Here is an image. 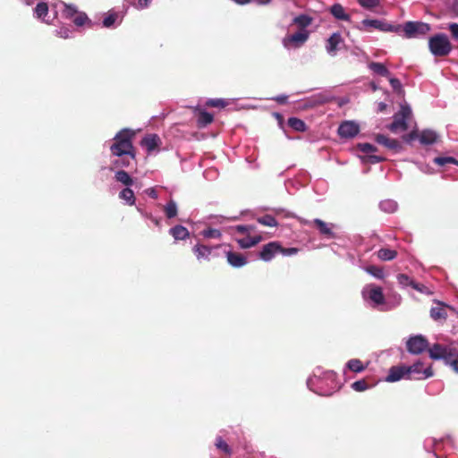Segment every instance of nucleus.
Listing matches in <instances>:
<instances>
[{"instance_id": "63", "label": "nucleus", "mask_w": 458, "mask_h": 458, "mask_svg": "<svg viewBox=\"0 0 458 458\" xmlns=\"http://www.w3.org/2000/svg\"><path fill=\"white\" fill-rule=\"evenodd\" d=\"M448 364L453 368V369L456 373H458V360H454L453 361H450Z\"/></svg>"}, {"instance_id": "49", "label": "nucleus", "mask_w": 458, "mask_h": 458, "mask_svg": "<svg viewBox=\"0 0 458 458\" xmlns=\"http://www.w3.org/2000/svg\"><path fill=\"white\" fill-rule=\"evenodd\" d=\"M117 14L115 13H109L105 19L103 20V26L109 28L111 27L116 21Z\"/></svg>"}, {"instance_id": "58", "label": "nucleus", "mask_w": 458, "mask_h": 458, "mask_svg": "<svg viewBox=\"0 0 458 458\" xmlns=\"http://www.w3.org/2000/svg\"><path fill=\"white\" fill-rule=\"evenodd\" d=\"M250 229H252L250 225H239L235 226V230L240 233H249Z\"/></svg>"}, {"instance_id": "37", "label": "nucleus", "mask_w": 458, "mask_h": 458, "mask_svg": "<svg viewBox=\"0 0 458 458\" xmlns=\"http://www.w3.org/2000/svg\"><path fill=\"white\" fill-rule=\"evenodd\" d=\"M257 221L259 224L266 225V226H270V227L277 226L276 219L271 215H265L261 217H259L257 219Z\"/></svg>"}, {"instance_id": "14", "label": "nucleus", "mask_w": 458, "mask_h": 458, "mask_svg": "<svg viewBox=\"0 0 458 458\" xmlns=\"http://www.w3.org/2000/svg\"><path fill=\"white\" fill-rule=\"evenodd\" d=\"M161 143L160 138L157 134H148L144 137L140 144L142 147L146 148L148 153L157 149Z\"/></svg>"}, {"instance_id": "54", "label": "nucleus", "mask_w": 458, "mask_h": 458, "mask_svg": "<svg viewBox=\"0 0 458 458\" xmlns=\"http://www.w3.org/2000/svg\"><path fill=\"white\" fill-rule=\"evenodd\" d=\"M389 82L394 90L400 91L402 89V83L397 78H390Z\"/></svg>"}, {"instance_id": "2", "label": "nucleus", "mask_w": 458, "mask_h": 458, "mask_svg": "<svg viewBox=\"0 0 458 458\" xmlns=\"http://www.w3.org/2000/svg\"><path fill=\"white\" fill-rule=\"evenodd\" d=\"M428 47L435 56H446L452 51V44L445 34L439 33L428 39Z\"/></svg>"}, {"instance_id": "11", "label": "nucleus", "mask_w": 458, "mask_h": 458, "mask_svg": "<svg viewBox=\"0 0 458 458\" xmlns=\"http://www.w3.org/2000/svg\"><path fill=\"white\" fill-rule=\"evenodd\" d=\"M376 141L386 147V148L397 153L403 149L401 142L395 139H391L383 134H377L375 137Z\"/></svg>"}, {"instance_id": "18", "label": "nucleus", "mask_w": 458, "mask_h": 458, "mask_svg": "<svg viewBox=\"0 0 458 458\" xmlns=\"http://www.w3.org/2000/svg\"><path fill=\"white\" fill-rule=\"evenodd\" d=\"M332 15L340 21H350V15L345 13L344 8L340 4H335L330 8Z\"/></svg>"}, {"instance_id": "56", "label": "nucleus", "mask_w": 458, "mask_h": 458, "mask_svg": "<svg viewBox=\"0 0 458 458\" xmlns=\"http://www.w3.org/2000/svg\"><path fill=\"white\" fill-rule=\"evenodd\" d=\"M151 1L152 0H138L137 4H135V7L138 10L148 8L150 5Z\"/></svg>"}, {"instance_id": "45", "label": "nucleus", "mask_w": 458, "mask_h": 458, "mask_svg": "<svg viewBox=\"0 0 458 458\" xmlns=\"http://www.w3.org/2000/svg\"><path fill=\"white\" fill-rule=\"evenodd\" d=\"M227 105V102L221 98H216V99H208L206 102V106L208 107H219L223 108Z\"/></svg>"}, {"instance_id": "33", "label": "nucleus", "mask_w": 458, "mask_h": 458, "mask_svg": "<svg viewBox=\"0 0 458 458\" xmlns=\"http://www.w3.org/2000/svg\"><path fill=\"white\" fill-rule=\"evenodd\" d=\"M72 21L76 26L79 27L83 26L84 24H89V26L91 27V21L83 12H79Z\"/></svg>"}, {"instance_id": "15", "label": "nucleus", "mask_w": 458, "mask_h": 458, "mask_svg": "<svg viewBox=\"0 0 458 458\" xmlns=\"http://www.w3.org/2000/svg\"><path fill=\"white\" fill-rule=\"evenodd\" d=\"M369 298L377 305L385 303V296L382 288L374 284L368 285Z\"/></svg>"}, {"instance_id": "26", "label": "nucleus", "mask_w": 458, "mask_h": 458, "mask_svg": "<svg viewBox=\"0 0 458 458\" xmlns=\"http://www.w3.org/2000/svg\"><path fill=\"white\" fill-rule=\"evenodd\" d=\"M377 256L380 260L390 261L397 257V251L387 248H381L377 251Z\"/></svg>"}, {"instance_id": "17", "label": "nucleus", "mask_w": 458, "mask_h": 458, "mask_svg": "<svg viewBox=\"0 0 458 458\" xmlns=\"http://www.w3.org/2000/svg\"><path fill=\"white\" fill-rule=\"evenodd\" d=\"M196 111L198 112L197 124L199 128H204L213 122L212 114L199 108H196Z\"/></svg>"}, {"instance_id": "64", "label": "nucleus", "mask_w": 458, "mask_h": 458, "mask_svg": "<svg viewBox=\"0 0 458 458\" xmlns=\"http://www.w3.org/2000/svg\"><path fill=\"white\" fill-rule=\"evenodd\" d=\"M386 206H390L391 208H394L395 204L394 202H391V201H385V202L381 203L382 208L386 209Z\"/></svg>"}, {"instance_id": "41", "label": "nucleus", "mask_w": 458, "mask_h": 458, "mask_svg": "<svg viewBox=\"0 0 458 458\" xmlns=\"http://www.w3.org/2000/svg\"><path fill=\"white\" fill-rule=\"evenodd\" d=\"M409 377L420 376L422 369V363L418 361L411 366H407Z\"/></svg>"}, {"instance_id": "30", "label": "nucleus", "mask_w": 458, "mask_h": 458, "mask_svg": "<svg viewBox=\"0 0 458 458\" xmlns=\"http://www.w3.org/2000/svg\"><path fill=\"white\" fill-rule=\"evenodd\" d=\"M119 198L125 200L127 202V204H129L130 206H132L135 204L136 199L134 196V192L129 187H126L120 191Z\"/></svg>"}, {"instance_id": "22", "label": "nucleus", "mask_w": 458, "mask_h": 458, "mask_svg": "<svg viewBox=\"0 0 458 458\" xmlns=\"http://www.w3.org/2000/svg\"><path fill=\"white\" fill-rule=\"evenodd\" d=\"M446 347H444L443 345L439 344H434L431 348H428L429 357L433 360H441L443 357H445V352Z\"/></svg>"}, {"instance_id": "39", "label": "nucleus", "mask_w": 458, "mask_h": 458, "mask_svg": "<svg viewBox=\"0 0 458 458\" xmlns=\"http://www.w3.org/2000/svg\"><path fill=\"white\" fill-rule=\"evenodd\" d=\"M78 13H79V11L77 10V8L74 5L64 4V8L63 10V15L66 19L72 20Z\"/></svg>"}, {"instance_id": "13", "label": "nucleus", "mask_w": 458, "mask_h": 458, "mask_svg": "<svg viewBox=\"0 0 458 458\" xmlns=\"http://www.w3.org/2000/svg\"><path fill=\"white\" fill-rule=\"evenodd\" d=\"M221 255L225 256L227 262L233 267H242L247 264V259L241 253L224 250Z\"/></svg>"}, {"instance_id": "57", "label": "nucleus", "mask_w": 458, "mask_h": 458, "mask_svg": "<svg viewBox=\"0 0 458 458\" xmlns=\"http://www.w3.org/2000/svg\"><path fill=\"white\" fill-rule=\"evenodd\" d=\"M449 30L453 36V38L458 40V23H451L449 25Z\"/></svg>"}, {"instance_id": "24", "label": "nucleus", "mask_w": 458, "mask_h": 458, "mask_svg": "<svg viewBox=\"0 0 458 458\" xmlns=\"http://www.w3.org/2000/svg\"><path fill=\"white\" fill-rule=\"evenodd\" d=\"M333 97L326 94V93H318L314 96H312L309 102L311 104V106H321L326 103H329L333 100Z\"/></svg>"}, {"instance_id": "53", "label": "nucleus", "mask_w": 458, "mask_h": 458, "mask_svg": "<svg viewBox=\"0 0 458 458\" xmlns=\"http://www.w3.org/2000/svg\"><path fill=\"white\" fill-rule=\"evenodd\" d=\"M411 288L424 294H431L430 290L423 284L415 282Z\"/></svg>"}, {"instance_id": "23", "label": "nucleus", "mask_w": 458, "mask_h": 458, "mask_svg": "<svg viewBox=\"0 0 458 458\" xmlns=\"http://www.w3.org/2000/svg\"><path fill=\"white\" fill-rule=\"evenodd\" d=\"M262 237L260 235L250 236L238 240V243L242 249H249L255 246L261 242Z\"/></svg>"}, {"instance_id": "52", "label": "nucleus", "mask_w": 458, "mask_h": 458, "mask_svg": "<svg viewBox=\"0 0 458 458\" xmlns=\"http://www.w3.org/2000/svg\"><path fill=\"white\" fill-rule=\"evenodd\" d=\"M433 376V370L431 369V367H428L426 369H424L423 370H421V375L420 376H415L413 377V379H424V378H428V377H430Z\"/></svg>"}, {"instance_id": "48", "label": "nucleus", "mask_w": 458, "mask_h": 458, "mask_svg": "<svg viewBox=\"0 0 458 458\" xmlns=\"http://www.w3.org/2000/svg\"><path fill=\"white\" fill-rule=\"evenodd\" d=\"M358 2L362 7L371 9L377 6L380 0H358Z\"/></svg>"}, {"instance_id": "1", "label": "nucleus", "mask_w": 458, "mask_h": 458, "mask_svg": "<svg viewBox=\"0 0 458 458\" xmlns=\"http://www.w3.org/2000/svg\"><path fill=\"white\" fill-rule=\"evenodd\" d=\"M134 136V132L123 129L120 131L114 138V143L110 147V151L113 156H129L131 159H135L136 153L135 148L132 145L131 140Z\"/></svg>"}, {"instance_id": "3", "label": "nucleus", "mask_w": 458, "mask_h": 458, "mask_svg": "<svg viewBox=\"0 0 458 458\" xmlns=\"http://www.w3.org/2000/svg\"><path fill=\"white\" fill-rule=\"evenodd\" d=\"M411 116V109L408 106H401L399 112L394 114V121L390 123L387 128L392 132H397L399 131H405L408 130L407 121Z\"/></svg>"}, {"instance_id": "4", "label": "nucleus", "mask_w": 458, "mask_h": 458, "mask_svg": "<svg viewBox=\"0 0 458 458\" xmlns=\"http://www.w3.org/2000/svg\"><path fill=\"white\" fill-rule=\"evenodd\" d=\"M220 248L221 247L219 245L209 247L198 243L193 246L192 251L199 262H210L216 258H222V255L219 253Z\"/></svg>"}, {"instance_id": "16", "label": "nucleus", "mask_w": 458, "mask_h": 458, "mask_svg": "<svg viewBox=\"0 0 458 458\" xmlns=\"http://www.w3.org/2000/svg\"><path fill=\"white\" fill-rule=\"evenodd\" d=\"M447 308H449V306H445L442 302L437 301V306L432 307L430 310V317L434 320H445L447 318Z\"/></svg>"}, {"instance_id": "20", "label": "nucleus", "mask_w": 458, "mask_h": 458, "mask_svg": "<svg viewBox=\"0 0 458 458\" xmlns=\"http://www.w3.org/2000/svg\"><path fill=\"white\" fill-rule=\"evenodd\" d=\"M343 41L339 33H334L327 39V50L329 54H335L337 50L338 45Z\"/></svg>"}, {"instance_id": "36", "label": "nucleus", "mask_w": 458, "mask_h": 458, "mask_svg": "<svg viewBox=\"0 0 458 458\" xmlns=\"http://www.w3.org/2000/svg\"><path fill=\"white\" fill-rule=\"evenodd\" d=\"M445 360V363H449L450 361H453L454 360H458V349L456 348H446L445 352V357L442 358Z\"/></svg>"}, {"instance_id": "60", "label": "nucleus", "mask_w": 458, "mask_h": 458, "mask_svg": "<svg viewBox=\"0 0 458 458\" xmlns=\"http://www.w3.org/2000/svg\"><path fill=\"white\" fill-rule=\"evenodd\" d=\"M57 33L61 38H69L70 30L67 29H61Z\"/></svg>"}, {"instance_id": "12", "label": "nucleus", "mask_w": 458, "mask_h": 458, "mask_svg": "<svg viewBox=\"0 0 458 458\" xmlns=\"http://www.w3.org/2000/svg\"><path fill=\"white\" fill-rule=\"evenodd\" d=\"M362 25L366 28H373L381 31H398L399 27L386 23L379 20H363Z\"/></svg>"}, {"instance_id": "50", "label": "nucleus", "mask_w": 458, "mask_h": 458, "mask_svg": "<svg viewBox=\"0 0 458 458\" xmlns=\"http://www.w3.org/2000/svg\"><path fill=\"white\" fill-rule=\"evenodd\" d=\"M203 236L206 238H219L221 236V233L217 229H207L203 231Z\"/></svg>"}, {"instance_id": "43", "label": "nucleus", "mask_w": 458, "mask_h": 458, "mask_svg": "<svg viewBox=\"0 0 458 458\" xmlns=\"http://www.w3.org/2000/svg\"><path fill=\"white\" fill-rule=\"evenodd\" d=\"M365 270L376 278L382 279L384 277V270L380 267L369 266Z\"/></svg>"}, {"instance_id": "6", "label": "nucleus", "mask_w": 458, "mask_h": 458, "mask_svg": "<svg viewBox=\"0 0 458 458\" xmlns=\"http://www.w3.org/2000/svg\"><path fill=\"white\" fill-rule=\"evenodd\" d=\"M310 33L306 30H300L298 32L285 36L283 40V46L285 48H299L308 40Z\"/></svg>"}, {"instance_id": "21", "label": "nucleus", "mask_w": 458, "mask_h": 458, "mask_svg": "<svg viewBox=\"0 0 458 458\" xmlns=\"http://www.w3.org/2000/svg\"><path fill=\"white\" fill-rule=\"evenodd\" d=\"M312 225L320 232L321 234L327 237L333 236V232L328 224L321 219L316 218L312 221Z\"/></svg>"}, {"instance_id": "8", "label": "nucleus", "mask_w": 458, "mask_h": 458, "mask_svg": "<svg viewBox=\"0 0 458 458\" xmlns=\"http://www.w3.org/2000/svg\"><path fill=\"white\" fill-rule=\"evenodd\" d=\"M360 131V126L353 121H344L338 127V134L341 138H354Z\"/></svg>"}, {"instance_id": "42", "label": "nucleus", "mask_w": 458, "mask_h": 458, "mask_svg": "<svg viewBox=\"0 0 458 458\" xmlns=\"http://www.w3.org/2000/svg\"><path fill=\"white\" fill-rule=\"evenodd\" d=\"M215 445L216 446L217 449L222 450L226 454L230 455L232 454L231 447L226 444V442L222 438V437H217L216 438Z\"/></svg>"}, {"instance_id": "25", "label": "nucleus", "mask_w": 458, "mask_h": 458, "mask_svg": "<svg viewBox=\"0 0 458 458\" xmlns=\"http://www.w3.org/2000/svg\"><path fill=\"white\" fill-rule=\"evenodd\" d=\"M369 68L375 73L388 78L390 76L389 70L385 64L377 62H371L369 64Z\"/></svg>"}, {"instance_id": "28", "label": "nucleus", "mask_w": 458, "mask_h": 458, "mask_svg": "<svg viewBox=\"0 0 458 458\" xmlns=\"http://www.w3.org/2000/svg\"><path fill=\"white\" fill-rule=\"evenodd\" d=\"M437 135L435 131L430 130L423 131L420 135V141L421 144L429 145L437 141Z\"/></svg>"}, {"instance_id": "35", "label": "nucleus", "mask_w": 458, "mask_h": 458, "mask_svg": "<svg viewBox=\"0 0 458 458\" xmlns=\"http://www.w3.org/2000/svg\"><path fill=\"white\" fill-rule=\"evenodd\" d=\"M37 18L44 20L48 13V5L47 3L40 2L35 7Z\"/></svg>"}, {"instance_id": "44", "label": "nucleus", "mask_w": 458, "mask_h": 458, "mask_svg": "<svg viewBox=\"0 0 458 458\" xmlns=\"http://www.w3.org/2000/svg\"><path fill=\"white\" fill-rule=\"evenodd\" d=\"M398 283L403 286H411L414 284L415 281L405 274H399L397 276Z\"/></svg>"}, {"instance_id": "31", "label": "nucleus", "mask_w": 458, "mask_h": 458, "mask_svg": "<svg viewBox=\"0 0 458 458\" xmlns=\"http://www.w3.org/2000/svg\"><path fill=\"white\" fill-rule=\"evenodd\" d=\"M293 23L298 25L301 30H305L312 22V18L306 14H301L293 19Z\"/></svg>"}, {"instance_id": "38", "label": "nucleus", "mask_w": 458, "mask_h": 458, "mask_svg": "<svg viewBox=\"0 0 458 458\" xmlns=\"http://www.w3.org/2000/svg\"><path fill=\"white\" fill-rule=\"evenodd\" d=\"M117 157L118 158L113 162V165L115 167H128L131 165V162L135 160V159H131V157H129V156L127 157V155L126 156H118Z\"/></svg>"}, {"instance_id": "10", "label": "nucleus", "mask_w": 458, "mask_h": 458, "mask_svg": "<svg viewBox=\"0 0 458 458\" xmlns=\"http://www.w3.org/2000/svg\"><path fill=\"white\" fill-rule=\"evenodd\" d=\"M280 243L271 242L265 244L259 252V258L264 261H270L277 253H279Z\"/></svg>"}, {"instance_id": "29", "label": "nucleus", "mask_w": 458, "mask_h": 458, "mask_svg": "<svg viewBox=\"0 0 458 458\" xmlns=\"http://www.w3.org/2000/svg\"><path fill=\"white\" fill-rule=\"evenodd\" d=\"M288 125L296 131H305L307 130L306 123L297 117H290L288 119Z\"/></svg>"}, {"instance_id": "47", "label": "nucleus", "mask_w": 458, "mask_h": 458, "mask_svg": "<svg viewBox=\"0 0 458 458\" xmlns=\"http://www.w3.org/2000/svg\"><path fill=\"white\" fill-rule=\"evenodd\" d=\"M357 148L359 150H360L361 152L367 153V154L377 151V148L370 143H359L357 145Z\"/></svg>"}, {"instance_id": "61", "label": "nucleus", "mask_w": 458, "mask_h": 458, "mask_svg": "<svg viewBox=\"0 0 458 458\" xmlns=\"http://www.w3.org/2000/svg\"><path fill=\"white\" fill-rule=\"evenodd\" d=\"M275 99L279 104H285L287 102L288 97L284 96V95H282V96L276 97Z\"/></svg>"}, {"instance_id": "46", "label": "nucleus", "mask_w": 458, "mask_h": 458, "mask_svg": "<svg viewBox=\"0 0 458 458\" xmlns=\"http://www.w3.org/2000/svg\"><path fill=\"white\" fill-rule=\"evenodd\" d=\"M369 387V384L366 380L361 379L352 383V388L357 392H362L367 390Z\"/></svg>"}, {"instance_id": "34", "label": "nucleus", "mask_w": 458, "mask_h": 458, "mask_svg": "<svg viewBox=\"0 0 458 458\" xmlns=\"http://www.w3.org/2000/svg\"><path fill=\"white\" fill-rule=\"evenodd\" d=\"M167 218H173L177 216V205L174 200L170 199L164 208Z\"/></svg>"}, {"instance_id": "9", "label": "nucleus", "mask_w": 458, "mask_h": 458, "mask_svg": "<svg viewBox=\"0 0 458 458\" xmlns=\"http://www.w3.org/2000/svg\"><path fill=\"white\" fill-rule=\"evenodd\" d=\"M404 377L413 379V377H409L407 366H393L389 369L386 380L387 382H396Z\"/></svg>"}, {"instance_id": "55", "label": "nucleus", "mask_w": 458, "mask_h": 458, "mask_svg": "<svg viewBox=\"0 0 458 458\" xmlns=\"http://www.w3.org/2000/svg\"><path fill=\"white\" fill-rule=\"evenodd\" d=\"M365 158L366 162H369L371 164L379 163L384 160V157L376 155H368Z\"/></svg>"}, {"instance_id": "40", "label": "nucleus", "mask_w": 458, "mask_h": 458, "mask_svg": "<svg viewBox=\"0 0 458 458\" xmlns=\"http://www.w3.org/2000/svg\"><path fill=\"white\" fill-rule=\"evenodd\" d=\"M434 163L440 166H444L449 164L458 165V160L451 157H437L434 158Z\"/></svg>"}, {"instance_id": "19", "label": "nucleus", "mask_w": 458, "mask_h": 458, "mask_svg": "<svg viewBox=\"0 0 458 458\" xmlns=\"http://www.w3.org/2000/svg\"><path fill=\"white\" fill-rule=\"evenodd\" d=\"M169 233L175 240H184L190 235L188 229L180 225L172 227Z\"/></svg>"}, {"instance_id": "7", "label": "nucleus", "mask_w": 458, "mask_h": 458, "mask_svg": "<svg viewBox=\"0 0 458 458\" xmlns=\"http://www.w3.org/2000/svg\"><path fill=\"white\" fill-rule=\"evenodd\" d=\"M429 346L428 339L421 335L411 336L406 342V349L411 354H420Z\"/></svg>"}, {"instance_id": "51", "label": "nucleus", "mask_w": 458, "mask_h": 458, "mask_svg": "<svg viewBox=\"0 0 458 458\" xmlns=\"http://www.w3.org/2000/svg\"><path fill=\"white\" fill-rule=\"evenodd\" d=\"M298 252H299V249L298 248H294V247L284 248L280 244L279 253L283 254L284 256H292V255L297 254Z\"/></svg>"}, {"instance_id": "32", "label": "nucleus", "mask_w": 458, "mask_h": 458, "mask_svg": "<svg viewBox=\"0 0 458 458\" xmlns=\"http://www.w3.org/2000/svg\"><path fill=\"white\" fill-rule=\"evenodd\" d=\"M347 368L353 372H361L365 369V366L362 364V361L359 359H352L350 360L347 364Z\"/></svg>"}, {"instance_id": "5", "label": "nucleus", "mask_w": 458, "mask_h": 458, "mask_svg": "<svg viewBox=\"0 0 458 458\" xmlns=\"http://www.w3.org/2000/svg\"><path fill=\"white\" fill-rule=\"evenodd\" d=\"M430 25L422 21H407L403 26L405 36L409 38L427 35L430 31Z\"/></svg>"}, {"instance_id": "27", "label": "nucleus", "mask_w": 458, "mask_h": 458, "mask_svg": "<svg viewBox=\"0 0 458 458\" xmlns=\"http://www.w3.org/2000/svg\"><path fill=\"white\" fill-rule=\"evenodd\" d=\"M114 179L116 182H121L126 187L131 186L133 184V179L131 175L124 170H119L114 174Z\"/></svg>"}, {"instance_id": "62", "label": "nucleus", "mask_w": 458, "mask_h": 458, "mask_svg": "<svg viewBox=\"0 0 458 458\" xmlns=\"http://www.w3.org/2000/svg\"><path fill=\"white\" fill-rule=\"evenodd\" d=\"M148 195L152 199H157V193L155 189L151 188L147 191Z\"/></svg>"}, {"instance_id": "59", "label": "nucleus", "mask_w": 458, "mask_h": 458, "mask_svg": "<svg viewBox=\"0 0 458 458\" xmlns=\"http://www.w3.org/2000/svg\"><path fill=\"white\" fill-rule=\"evenodd\" d=\"M417 137H418L417 132L416 131H411L409 134L404 135L403 137V139L406 142H411V140H415Z\"/></svg>"}]
</instances>
